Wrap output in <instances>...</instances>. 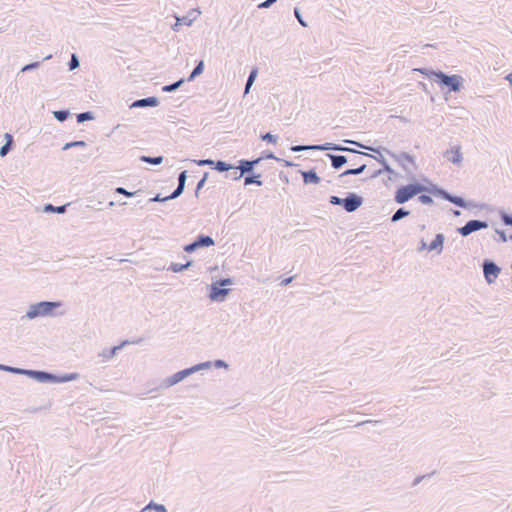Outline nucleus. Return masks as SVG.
I'll use <instances>...</instances> for the list:
<instances>
[{"label": "nucleus", "instance_id": "nucleus-1", "mask_svg": "<svg viewBox=\"0 0 512 512\" xmlns=\"http://www.w3.org/2000/svg\"><path fill=\"white\" fill-rule=\"evenodd\" d=\"M424 180L425 182H427V185L418 182L412 175L411 181L408 184L401 185L396 189V191L394 192V201L397 204H405L422 192H427L433 195L434 197L440 198L439 192L442 191V187L431 182L427 178H425Z\"/></svg>", "mask_w": 512, "mask_h": 512}, {"label": "nucleus", "instance_id": "nucleus-2", "mask_svg": "<svg viewBox=\"0 0 512 512\" xmlns=\"http://www.w3.org/2000/svg\"><path fill=\"white\" fill-rule=\"evenodd\" d=\"M24 376H27L28 378L33 379L39 383L51 384L67 383L75 381L79 378V374L76 372L59 375L49 371L35 369H25Z\"/></svg>", "mask_w": 512, "mask_h": 512}, {"label": "nucleus", "instance_id": "nucleus-3", "mask_svg": "<svg viewBox=\"0 0 512 512\" xmlns=\"http://www.w3.org/2000/svg\"><path fill=\"white\" fill-rule=\"evenodd\" d=\"M62 306L61 301H40L34 304H31L26 311V314L21 316L20 320L24 319H35L38 317H48L55 316L56 309Z\"/></svg>", "mask_w": 512, "mask_h": 512}, {"label": "nucleus", "instance_id": "nucleus-4", "mask_svg": "<svg viewBox=\"0 0 512 512\" xmlns=\"http://www.w3.org/2000/svg\"><path fill=\"white\" fill-rule=\"evenodd\" d=\"M363 197L355 192H347L344 198L332 195L329 197V203L333 206H341L346 212L352 213L361 207Z\"/></svg>", "mask_w": 512, "mask_h": 512}, {"label": "nucleus", "instance_id": "nucleus-5", "mask_svg": "<svg viewBox=\"0 0 512 512\" xmlns=\"http://www.w3.org/2000/svg\"><path fill=\"white\" fill-rule=\"evenodd\" d=\"M439 194H440V199L446 200L459 208H463V209H467V210H471V209H475V208L480 209V210L490 209V206L486 203H477L474 201L466 200L462 196H458V195L450 193L443 187H442V191L439 192Z\"/></svg>", "mask_w": 512, "mask_h": 512}, {"label": "nucleus", "instance_id": "nucleus-6", "mask_svg": "<svg viewBox=\"0 0 512 512\" xmlns=\"http://www.w3.org/2000/svg\"><path fill=\"white\" fill-rule=\"evenodd\" d=\"M436 83L442 88L446 87L448 92L458 93L464 87V78L458 74L449 75L440 71V74L437 76Z\"/></svg>", "mask_w": 512, "mask_h": 512}, {"label": "nucleus", "instance_id": "nucleus-7", "mask_svg": "<svg viewBox=\"0 0 512 512\" xmlns=\"http://www.w3.org/2000/svg\"><path fill=\"white\" fill-rule=\"evenodd\" d=\"M214 245H215V241L211 236L205 235V234H199L196 236V238L192 242L186 244L183 247V250L187 253H193L198 249L208 248V247H211Z\"/></svg>", "mask_w": 512, "mask_h": 512}, {"label": "nucleus", "instance_id": "nucleus-8", "mask_svg": "<svg viewBox=\"0 0 512 512\" xmlns=\"http://www.w3.org/2000/svg\"><path fill=\"white\" fill-rule=\"evenodd\" d=\"M489 227V223L486 220L472 219L465 223V225L456 229L457 233L462 237H467L470 234L486 229Z\"/></svg>", "mask_w": 512, "mask_h": 512}, {"label": "nucleus", "instance_id": "nucleus-9", "mask_svg": "<svg viewBox=\"0 0 512 512\" xmlns=\"http://www.w3.org/2000/svg\"><path fill=\"white\" fill-rule=\"evenodd\" d=\"M482 268L484 278L488 284L494 283L501 272V268L492 259H484Z\"/></svg>", "mask_w": 512, "mask_h": 512}, {"label": "nucleus", "instance_id": "nucleus-10", "mask_svg": "<svg viewBox=\"0 0 512 512\" xmlns=\"http://www.w3.org/2000/svg\"><path fill=\"white\" fill-rule=\"evenodd\" d=\"M382 151H385L390 157H392L395 161H397V163L403 168V170L407 174H412V170L406 166L405 162L412 164L413 167L416 168L415 157L413 155H411L410 153L401 152L399 154H396V153L388 150L387 148H383Z\"/></svg>", "mask_w": 512, "mask_h": 512}, {"label": "nucleus", "instance_id": "nucleus-11", "mask_svg": "<svg viewBox=\"0 0 512 512\" xmlns=\"http://www.w3.org/2000/svg\"><path fill=\"white\" fill-rule=\"evenodd\" d=\"M323 151L350 152L358 154L359 156L352 159L353 164H357L361 159V156H371L369 153L361 152L356 149L332 142L323 143Z\"/></svg>", "mask_w": 512, "mask_h": 512}, {"label": "nucleus", "instance_id": "nucleus-12", "mask_svg": "<svg viewBox=\"0 0 512 512\" xmlns=\"http://www.w3.org/2000/svg\"><path fill=\"white\" fill-rule=\"evenodd\" d=\"M231 289L220 286V284L215 281L209 286V294L208 297L211 301L214 302H223L226 300L227 296L230 294Z\"/></svg>", "mask_w": 512, "mask_h": 512}, {"label": "nucleus", "instance_id": "nucleus-13", "mask_svg": "<svg viewBox=\"0 0 512 512\" xmlns=\"http://www.w3.org/2000/svg\"><path fill=\"white\" fill-rule=\"evenodd\" d=\"M194 374L191 367L182 369L173 375L167 377L163 380L161 386L164 388L172 387L179 382L183 381L185 378L189 377L190 375Z\"/></svg>", "mask_w": 512, "mask_h": 512}, {"label": "nucleus", "instance_id": "nucleus-14", "mask_svg": "<svg viewBox=\"0 0 512 512\" xmlns=\"http://www.w3.org/2000/svg\"><path fill=\"white\" fill-rule=\"evenodd\" d=\"M159 104H160V101H159L158 97L149 96L146 98L137 99V100L133 101L132 103H130V109L148 108V107L154 108V107H157Z\"/></svg>", "mask_w": 512, "mask_h": 512}, {"label": "nucleus", "instance_id": "nucleus-15", "mask_svg": "<svg viewBox=\"0 0 512 512\" xmlns=\"http://www.w3.org/2000/svg\"><path fill=\"white\" fill-rule=\"evenodd\" d=\"M443 156L453 164L460 165L463 161V155L461 152V146H453L450 149H447Z\"/></svg>", "mask_w": 512, "mask_h": 512}, {"label": "nucleus", "instance_id": "nucleus-16", "mask_svg": "<svg viewBox=\"0 0 512 512\" xmlns=\"http://www.w3.org/2000/svg\"><path fill=\"white\" fill-rule=\"evenodd\" d=\"M370 157L374 158L381 166V170H383V173L386 172L389 174V180L396 179L399 174L391 168L385 157L380 153L378 156L371 155Z\"/></svg>", "mask_w": 512, "mask_h": 512}, {"label": "nucleus", "instance_id": "nucleus-17", "mask_svg": "<svg viewBox=\"0 0 512 512\" xmlns=\"http://www.w3.org/2000/svg\"><path fill=\"white\" fill-rule=\"evenodd\" d=\"M128 345V339L122 340L118 345L112 346L110 348H104L99 356L103 357L105 360H109L113 358L119 350L126 347Z\"/></svg>", "mask_w": 512, "mask_h": 512}, {"label": "nucleus", "instance_id": "nucleus-18", "mask_svg": "<svg viewBox=\"0 0 512 512\" xmlns=\"http://www.w3.org/2000/svg\"><path fill=\"white\" fill-rule=\"evenodd\" d=\"M144 193L142 190L130 191V206L132 205L134 208L139 209L145 208L148 203L142 199Z\"/></svg>", "mask_w": 512, "mask_h": 512}, {"label": "nucleus", "instance_id": "nucleus-19", "mask_svg": "<svg viewBox=\"0 0 512 512\" xmlns=\"http://www.w3.org/2000/svg\"><path fill=\"white\" fill-rule=\"evenodd\" d=\"M445 242V235L443 233H437L434 239L430 242L427 247L428 251H436L437 254H441Z\"/></svg>", "mask_w": 512, "mask_h": 512}, {"label": "nucleus", "instance_id": "nucleus-20", "mask_svg": "<svg viewBox=\"0 0 512 512\" xmlns=\"http://www.w3.org/2000/svg\"><path fill=\"white\" fill-rule=\"evenodd\" d=\"M186 180H187V171L183 170L178 175V185L174 189V191L171 193L170 198L176 199L182 195V193L184 192L185 187H186Z\"/></svg>", "mask_w": 512, "mask_h": 512}, {"label": "nucleus", "instance_id": "nucleus-21", "mask_svg": "<svg viewBox=\"0 0 512 512\" xmlns=\"http://www.w3.org/2000/svg\"><path fill=\"white\" fill-rule=\"evenodd\" d=\"M299 172L303 178V183L306 185L307 184H319L321 181V178L318 176V174L314 168L306 170V171L300 170Z\"/></svg>", "mask_w": 512, "mask_h": 512}, {"label": "nucleus", "instance_id": "nucleus-22", "mask_svg": "<svg viewBox=\"0 0 512 512\" xmlns=\"http://www.w3.org/2000/svg\"><path fill=\"white\" fill-rule=\"evenodd\" d=\"M326 156L330 159L331 166L335 170H339L348 162L347 157L344 155L327 153Z\"/></svg>", "mask_w": 512, "mask_h": 512}, {"label": "nucleus", "instance_id": "nucleus-23", "mask_svg": "<svg viewBox=\"0 0 512 512\" xmlns=\"http://www.w3.org/2000/svg\"><path fill=\"white\" fill-rule=\"evenodd\" d=\"M233 170H239L242 176H246L253 172L252 163L250 164L249 159H240L234 164Z\"/></svg>", "mask_w": 512, "mask_h": 512}, {"label": "nucleus", "instance_id": "nucleus-24", "mask_svg": "<svg viewBox=\"0 0 512 512\" xmlns=\"http://www.w3.org/2000/svg\"><path fill=\"white\" fill-rule=\"evenodd\" d=\"M68 206H70V203H66L60 206H55L51 203H46L44 204L42 211L44 213L63 214L67 211Z\"/></svg>", "mask_w": 512, "mask_h": 512}, {"label": "nucleus", "instance_id": "nucleus-25", "mask_svg": "<svg viewBox=\"0 0 512 512\" xmlns=\"http://www.w3.org/2000/svg\"><path fill=\"white\" fill-rule=\"evenodd\" d=\"M256 185L262 186L263 181L261 180V174L255 173L254 171L244 176V186Z\"/></svg>", "mask_w": 512, "mask_h": 512}, {"label": "nucleus", "instance_id": "nucleus-26", "mask_svg": "<svg viewBox=\"0 0 512 512\" xmlns=\"http://www.w3.org/2000/svg\"><path fill=\"white\" fill-rule=\"evenodd\" d=\"M234 169V164H230L224 160H214L212 170L219 173L229 172Z\"/></svg>", "mask_w": 512, "mask_h": 512}, {"label": "nucleus", "instance_id": "nucleus-27", "mask_svg": "<svg viewBox=\"0 0 512 512\" xmlns=\"http://www.w3.org/2000/svg\"><path fill=\"white\" fill-rule=\"evenodd\" d=\"M415 71L419 72L420 74L424 75L429 80L436 83L437 76L440 74L441 70H434L432 68L421 67V68L415 69Z\"/></svg>", "mask_w": 512, "mask_h": 512}, {"label": "nucleus", "instance_id": "nucleus-28", "mask_svg": "<svg viewBox=\"0 0 512 512\" xmlns=\"http://www.w3.org/2000/svg\"><path fill=\"white\" fill-rule=\"evenodd\" d=\"M292 152H302L307 150L323 151V144H311V145H293L290 147Z\"/></svg>", "mask_w": 512, "mask_h": 512}, {"label": "nucleus", "instance_id": "nucleus-29", "mask_svg": "<svg viewBox=\"0 0 512 512\" xmlns=\"http://www.w3.org/2000/svg\"><path fill=\"white\" fill-rule=\"evenodd\" d=\"M258 76V68L257 67H253L251 70H250V73L247 77V80H246V83H245V88H244V95L248 94L252 85L254 84L256 78Z\"/></svg>", "mask_w": 512, "mask_h": 512}, {"label": "nucleus", "instance_id": "nucleus-30", "mask_svg": "<svg viewBox=\"0 0 512 512\" xmlns=\"http://www.w3.org/2000/svg\"><path fill=\"white\" fill-rule=\"evenodd\" d=\"M204 61L203 60H199L195 67L193 68V70L191 71V73L189 74V76L187 77V81L188 82H191L193 81L196 77L200 76L203 71H204Z\"/></svg>", "mask_w": 512, "mask_h": 512}, {"label": "nucleus", "instance_id": "nucleus-31", "mask_svg": "<svg viewBox=\"0 0 512 512\" xmlns=\"http://www.w3.org/2000/svg\"><path fill=\"white\" fill-rule=\"evenodd\" d=\"M193 263H194L193 260H188L184 264L171 263L170 266L168 267V270L173 273H180V272H183L184 270H187L188 268H190L193 265Z\"/></svg>", "mask_w": 512, "mask_h": 512}, {"label": "nucleus", "instance_id": "nucleus-32", "mask_svg": "<svg viewBox=\"0 0 512 512\" xmlns=\"http://www.w3.org/2000/svg\"><path fill=\"white\" fill-rule=\"evenodd\" d=\"M138 159L142 162H145V163H148L151 165H160L163 162L164 157L162 155H159V156L141 155V156H138Z\"/></svg>", "mask_w": 512, "mask_h": 512}, {"label": "nucleus", "instance_id": "nucleus-33", "mask_svg": "<svg viewBox=\"0 0 512 512\" xmlns=\"http://www.w3.org/2000/svg\"><path fill=\"white\" fill-rule=\"evenodd\" d=\"M410 215V211L407 210L405 207L398 208L394 214L391 216L390 220L392 223L398 222L401 219L407 217Z\"/></svg>", "mask_w": 512, "mask_h": 512}, {"label": "nucleus", "instance_id": "nucleus-34", "mask_svg": "<svg viewBox=\"0 0 512 512\" xmlns=\"http://www.w3.org/2000/svg\"><path fill=\"white\" fill-rule=\"evenodd\" d=\"M366 167H367V165L363 163L360 166H358L357 168L346 169L339 175V177L343 178V177L349 176V175H360L365 171Z\"/></svg>", "mask_w": 512, "mask_h": 512}, {"label": "nucleus", "instance_id": "nucleus-35", "mask_svg": "<svg viewBox=\"0 0 512 512\" xmlns=\"http://www.w3.org/2000/svg\"><path fill=\"white\" fill-rule=\"evenodd\" d=\"M0 371L9 372L16 375H24L25 368H19L0 363Z\"/></svg>", "mask_w": 512, "mask_h": 512}, {"label": "nucleus", "instance_id": "nucleus-36", "mask_svg": "<svg viewBox=\"0 0 512 512\" xmlns=\"http://www.w3.org/2000/svg\"><path fill=\"white\" fill-rule=\"evenodd\" d=\"M77 123L81 124L86 121H91L95 119V114L92 111L81 112L76 115Z\"/></svg>", "mask_w": 512, "mask_h": 512}, {"label": "nucleus", "instance_id": "nucleus-37", "mask_svg": "<svg viewBox=\"0 0 512 512\" xmlns=\"http://www.w3.org/2000/svg\"><path fill=\"white\" fill-rule=\"evenodd\" d=\"M185 81L186 80L184 78H181V79H179V80H177V81H175L173 83L167 84V85L162 87V91H164V92H174L178 88H180Z\"/></svg>", "mask_w": 512, "mask_h": 512}, {"label": "nucleus", "instance_id": "nucleus-38", "mask_svg": "<svg viewBox=\"0 0 512 512\" xmlns=\"http://www.w3.org/2000/svg\"><path fill=\"white\" fill-rule=\"evenodd\" d=\"M53 115L57 121L64 122L70 117L71 113L68 109H60L54 111Z\"/></svg>", "mask_w": 512, "mask_h": 512}, {"label": "nucleus", "instance_id": "nucleus-39", "mask_svg": "<svg viewBox=\"0 0 512 512\" xmlns=\"http://www.w3.org/2000/svg\"><path fill=\"white\" fill-rule=\"evenodd\" d=\"M426 192H422L420 194H418L417 196V200L418 202H420L421 204H424V205H432L434 204V200L432 198L433 195L431 194H425Z\"/></svg>", "mask_w": 512, "mask_h": 512}, {"label": "nucleus", "instance_id": "nucleus-40", "mask_svg": "<svg viewBox=\"0 0 512 512\" xmlns=\"http://www.w3.org/2000/svg\"><path fill=\"white\" fill-rule=\"evenodd\" d=\"M499 216L504 225L512 227V214L501 209L499 210Z\"/></svg>", "mask_w": 512, "mask_h": 512}, {"label": "nucleus", "instance_id": "nucleus-41", "mask_svg": "<svg viewBox=\"0 0 512 512\" xmlns=\"http://www.w3.org/2000/svg\"><path fill=\"white\" fill-rule=\"evenodd\" d=\"M260 139L262 141H266L269 144H276L278 141V136L275 134H272L271 132H267L260 135Z\"/></svg>", "mask_w": 512, "mask_h": 512}, {"label": "nucleus", "instance_id": "nucleus-42", "mask_svg": "<svg viewBox=\"0 0 512 512\" xmlns=\"http://www.w3.org/2000/svg\"><path fill=\"white\" fill-rule=\"evenodd\" d=\"M170 197H171V194L168 195V196L162 197L161 194L158 193L154 197L148 198L146 200V203H153V202L164 203V202H167L169 200H174L175 199V198H170Z\"/></svg>", "mask_w": 512, "mask_h": 512}, {"label": "nucleus", "instance_id": "nucleus-43", "mask_svg": "<svg viewBox=\"0 0 512 512\" xmlns=\"http://www.w3.org/2000/svg\"><path fill=\"white\" fill-rule=\"evenodd\" d=\"M212 366L213 365H212L211 361H205V362H201V363L195 364V365L191 366V368L193 370V373H196V372H199V371H202V370H205V369H209Z\"/></svg>", "mask_w": 512, "mask_h": 512}, {"label": "nucleus", "instance_id": "nucleus-44", "mask_svg": "<svg viewBox=\"0 0 512 512\" xmlns=\"http://www.w3.org/2000/svg\"><path fill=\"white\" fill-rule=\"evenodd\" d=\"M208 176H209V172H204L202 178L198 181L196 188H195V192H194V194L197 198L199 197V192L204 187V185L208 179Z\"/></svg>", "mask_w": 512, "mask_h": 512}, {"label": "nucleus", "instance_id": "nucleus-45", "mask_svg": "<svg viewBox=\"0 0 512 512\" xmlns=\"http://www.w3.org/2000/svg\"><path fill=\"white\" fill-rule=\"evenodd\" d=\"M353 145H356L357 147L372 151L376 154H380V152H382V149H383V147H381V146H378V147L368 146V145H364L358 141H353Z\"/></svg>", "mask_w": 512, "mask_h": 512}, {"label": "nucleus", "instance_id": "nucleus-46", "mask_svg": "<svg viewBox=\"0 0 512 512\" xmlns=\"http://www.w3.org/2000/svg\"><path fill=\"white\" fill-rule=\"evenodd\" d=\"M79 66H80L79 58L75 53H73L68 62V69H69V71H73V70L77 69Z\"/></svg>", "mask_w": 512, "mask_h": 512}, {"label": "nucleus", "instance_id": "nucleus-47", "mask_svg": "<svg viewBox=\"0 0 512 512\" xmlns=\"http://www.w3.org/2000/svg\"><path fill=\"white\" fill-rule=\"evenodd\" d=\"M85 146H87V144L83 140L71 141V142L65 143L62 150L65 151V150H68L73 147H85Z\"/></svg>", "mask_w": 512, "mask_h": 512}, {"label": "nucleus", "instance_id": "nucleus-48", "mask_svg": "<svg viewBox=\"0 0 512 512\" xmlns=\"http://www.w3.org/2000/svg\"><path fill=\"white\" fill-rule=\"evenodd\" d=\"M40 64H41L40 61H35V62H31L29 64H26L21 68V72H28V71L35 70L40 67Z\"/></svg>", "mask_w": 512, "mask_h": 512}, {"label": "nucleus", "instance_id": "nucleus-49", "mask_svg": "<svg viewBox=\"0 0 512 512\" xmlns=\"http://www.w3.org/2000/svg\"><path fill=\"white\" fill-rule=\"evenodd\" d=\"M260 159H273L276 160L277 162L281 161V158L276 157L275 154L269 150L263 151L260 155Z\"/></svg>", "mask_w": 512, "mask_h": 512}, {"label": "nucleus", "instance_id": "nucleus-50", "mask_svg": "<svg viewBox=\"0 0 512 512\" xmlns=\"http://www.w3.org/2000/svg\"><path fill=\"white\" fill-rule=\"evenodd\" d=\"M435 473H436V471H433V472L428 473V474H425V475L417 476V477L413 480V482H412V487L417 486V485H418L420 482H422L424 479L432 477Z\"/></svg>", "mask_w": 512, "mask_h": 512}, {"label": "nucleus", "instance_id": "nucleus-51", "mask_svg": "<svg viewBox=\"0 0 512 512\" xmlns=\"http://www.w3.org/2000/svg\"><path fill=\"white\" fill-rule=\"evenodd\" d=\"M13 145H11L9 142H6L0 147V156L5 157L12 149Z\"/></svg>", "mask_w": 512, "mask_h": 512}, {"label": "nucleus", "instance_id": "nucleus-52", "mask_svg": "<svg viewBox=\"0 0 512 512\" xmlns=\"http://www.w3.org/2000/svg\"><path fill=\"white\" fill-rule=\"evenodd\" d=\"M194 163L197 164L198 166H209L212 169L214 160L210 159V158H208V159H199V160H194Z\"/></svg>", "mask_w": 512, "mask_h": 512}, {"label": "nucleus", "instance_id": "nucleus-53", "mask_svg": "<svg viewBox=\"0 0 512 512\" xmlns=\"http://www.w3.org/2000/svg\"><path fill=\"white\" fill-rule=\"evenodd\" d=\"M217 282L220 284V286H230L234 284V279L232 277H222L217 280Z\"/></svg>", "mask_w": 512, "mask_h": 512}, {"label": "nucleus", "instance_id": "nucleus-54", "mask_svg": "<svg viewBox=\"0 0 512 512\" xmlns=\"http://www.w3.org/2000/svg\"><path fill=\"white\" fill-rule=\"evenodd\" d=\"M294 15L296 17V19L298 20L299 24L303 27H307V23L304 21V19L302 18V15H301V12H300V9L298 7H295L294 8Z\"/></svg>", "mask_w": 512, "mask_h": 512}, {"label": "nucleus", "instance_id": "nucleus-55", "mask_svg": "<svg viewBox=\"0 0 512 512\" xmlns=\"http://www.w3.org/2000/svg\"><path fill=\"white\" fill-rule=\"evenodd\" d=\"M212 365L215 367V368H228V363L225 361V360H222V359H217L215 360L214 362H212Z\"/></svg>", "mask_w": 512, "mask_h": 512}, {"label": "nucleus", "instance_id": "nucleus-56", "mask_svg": "<svg viewBox=\"0 0 512 512\" xmlns=\"http://www.w3.org/2000/svg\"><path fill=\"white\" fill-rule=\"evenodd\" d=\"M242 177L241 173H238L237 170H233V172H227L226 178H231L234 181L240 180Z\"/></svg>", "mask_w": 512, "mask_h": 512}, {"label": "nucleus", "instance_id": "nucleus-57", "mask_svg": "<svg viewBox=\"0 0 512 512\" xmlns=\"http://www.w3.org/2000/svg\"><path fill=\"white\" fill-rule=\"evenodd\" d=\"M149 506H153L155 512H168L167 508L163 504L151 502Z\"/></svg>", "mask_w": 512, "mask_h": 512}, {"label": "nucleus", "instance_id": "nucleus-58", "mask_svg": "<svg viewBox=\"0 0 512 512\" xmlns=\"http://www.w3.org/2000/svg\"><path fill=\"white\" fill-rule=\"evenodd\" d=\"M277 0H265L263 2H261L260 4H258V8L259 9H266V8H269L271 7L274 3H276Z\"/></svg>", "mask_w": 512, "mask_h": 512}, {"label": "nucleus", "instance_id": "nucleus-59", "mask_svg": "<svg viewBox=\"0 0 512 512\" xmlns=\"http://www.w3.org/2000/svg\"><path fill=\"white\" fill-rule=\"evenodd\" d=\"M379 423H381L380 420H366V421H362V422H359L358 424H356V427H360V426H363V425H366V424L377 425Z\"/></svg>", "mask_w": 512, "mask_h": 512}, {"label": "nucleus", "instance_id": "nucleus-60", "mask_svg": "<svg viewBox=\"0 0 512 512\" xmlns=\"http://www.w3.org/2000/svg\"><path fill=\"white\" fill-rule=\"evenodd\" d=\"M496 233L499 235V240L501 242H507V236L504 230L496 229Z\"/></svg>", "mask_w": 512, "mask_h": 512}, {"label": "nucleus", "instance_id": "nucleus-61", "mask_svg": "<svg viewBox=\"0 0 512 512\" xmlns=\"http://www.w3.org/2000/svg\"><path fill=\"white\" fill-rule=\"evenodd\" d=\"M294 278H295V276H290V277L284 278L280 282V286H287V285H289L293 281Z\"/></svg>", "mask_w": 512, "mask_h": 512}, {"label": "nucleus", "instance_id": "nucleus-62", "mask_svg": "<svg viewBox=\"0 0 512 512\" xmlns=\"http://www.w3.org/2000/svg\"><path fill=\"white\" fill-rule=\"evenodd\" d=\"M115 193H119V194H122V195L128 197V189H126L124 187H117L115 189Z\"/></svg>", "mask_w": 512, "mask_h": 512}, {"label": "nucleus", "instance_id": "nucleus-63", "mask_svg": "<svg viewBox=\"0 0 512 512\" xmlns=\"http://www.w3.org/2000/svg\"><path fill=\"white\" fill-rule=\"evenodd\" d=\"M262 161V159H260V156L257 157V158H254V159H249V162L250 164L252 163V169L254 170L255 167Z\"/></svg>", "mask_w": 512, "mask_h": 512}, {"label": "nucleus", "instance_id": "nucleus-64", "mask_svg": "<svg viewBox=\"0 0 512 512\" xmlns=\"http://www.w3.org/2000/svg\"><path fill=\"white\" fill-rule=\"evenodd\" d=\"M4 138H5L6 142H9L11 145L14 146V139L10 133H5Z\"/></svg>", "mask_w": 512, "mask_h": 512}]
</instances>
